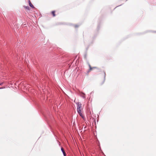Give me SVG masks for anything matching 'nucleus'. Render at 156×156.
Instances as JSON below:
<instances>
[{"label":"nucleus","mask_w":156,"mask_h":156,"mask_svg":"<svg viewBox=\"0 0 156 156\" xmlns=\"http://www.w3.org/2000/svg\"><path fill=\"white\" fill-rule=\"evenodd\" d=\"M77 112L82 111L83 108L82 107V105L80 102H78L77 103Z\"/></svg>","instance_id":"obj_1"},{"label":"nucleus","mask_w":156,"mask_h":156,"mask_svg":"<svg viewBox=\"0 0 156 156\" xmlns=\"http://www.w3.org/2000/svg\"><path fill=\"white\" fill-rule=\"evenodd\" d=\"M61 151H62V152H63V155L64 156H66V154L64 150V149L63 147H62L61 149Z\"/></svg>","instance_id":"obj_5"},{"label":"nucleus","mask_w":156,"mask_h":156,"mask_svg":"<svg viewBox=\"0 0 156 156\" xmlns=\"http://www.w3.org/2000/svg\"><path fill=\"white\" fill-rule=\"evenodd\" d=\"M24 8L25 9H28L29 10V7L28 6H24Z\"/></svg>","instance_id":"obj_7"},{"label":"nucleus","mask_w":156,"mask_h":156,"mask_svg":"<svg viewBox=\"0 0 156 156\" xmlns=\"http://www.w3.org/2000/svg\"><path fill=\"white\" fill-rule=\"evenodd\" d=\"M55 11H52L51 12V13L53 17H55L56 16V15L55 14Z\"/></svg>","instance_id":"obj_6"},{"label":"nucleus","mask_w":156,"mask_h":156,"mask_svg":"<svg viewBox=\"0 0 156 156\" xmlns=\"http://www.w3.org/2000/svg\"><path fill=\"white\" fill-rule=\"evenodd\" d=\"M82 111H80V112H77L79 115L80 116H81L83 118H84V116L83 115L82 112Z\"/></svg>","instance_id":"obj_3"},{"label":"nucleus","mask_w":156,"mask_h":156,"mask_svg":"<svg viewBox=\"0 0 156 156\" xmlns=\"http://www.w3.org/2000/svg\"><path fill=\"white\" fill-rule=\"evenodd\" d=\"M29 5L32 8H34V5L32 4L30 0L29 1Z\"/></svg>","instance_id":"obj_4"},{"label":"nucleus","mask_w":156,"mask_h":156,"mask_svg":"<svg viewBox=\"0 0 156 156\" xmlns=\"http://www.w3.org/2000/svg\"><path fill=\"white\" fill-rule=\"evenodd\" d=\"M79 27L78 25H76L75 26V27Z\"/></svg>","instance_id":"obj_9"},{"label":"nucleus","mask_w":156,"mask_h":156,"mask_svg":"<svg viewBox=\"0 0 156 156\" xmlns=\"http://www.w3.org/2000/svg\"><path fill=\"white\" fill-rule=\"evenodd\" d=\"M104 81L105 80V76H106L105 72H104Z\"/></svg>","instance_id":"obj_8"},{"label":"nucleus","mask_w":156,"mask_h":156,"mask_svg":"<svg viewBox=\"0 0 156 156\" xmlns=\"http://www.w3.org/2000/svg\"><path fill=\"white\" fill-rule=\"evenodd\" d=\"M89 67H90V69H89V70L88 72V73L89 72H90V71L91 70H92L94 69H98V68L96 67H91L90 65H89Z\"/></svg>","instance_id":"obj_2"}]
</instances>
